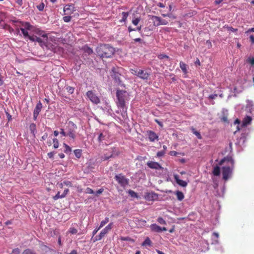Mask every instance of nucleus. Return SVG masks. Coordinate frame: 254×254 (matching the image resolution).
<instances>
[{"label":"nucleus","instance_id":"1","mask_svg":"<svg viewBox=\"0 0 254 254\" xmlns=\"http://www.w3.org/2000/svg\"><path fill=\"white\" fill-rule=\"evenodd\" d=\"M116 96L118 100L117 102V106L122 109L123 111L125 110L126 112L127 107L126 102L129 100L128 93L126 90L118 89L116 92Z\"/></svg>","mask_w":254,"mask_h":254},{"label":"nucleus","instance_id":"2","mask_svg":"<svg viewBox=\"0 0 254 254\" xmlns=\"http://www.w3.org/2000/svg\"><path fill=\"white\" fill-rule=\"evenodd\" d=\"M96 52L101 58H110L115 53L114 49L109 45H101L96 49Z\"/></svg>","mask_w":254,"mask_h":254},{"label":"nucleus","instance_id":"3","mask_svg":"<svg viewBox=\"0 0 254 254\" xmlns=\"http://www.w3.org/2000/svg\"><path fill=\"white\" fill-rule=\"evenodd\" d=\"M122 69H123L122 68L119 67H113L112 69L113 74L111 75L115 82L117 83L118 85L125 87V84L123 83V81L121 79Z\"/></svg>","mask_w":254,"mask_h":254},{"label":"nucleus","instance_id":"4","mask_svg":"<svg viewBox=\"0 0 254 254\" xmlns=\"http://www.w3.org/2000/svg\"><path fill=\"white\" fill-rule=\"evenodd\" d=\"M76 125L72 122H69L67 127L66 134L67 136L74 140L76 138Z\"/></svg>","mask_w":254,"mask_h":254},{"label":"nucleus","instance_id":"5","mask_svg":"<svg viewBox=\"0 0 254 254\" xmlns=\"http://www.w3.org/2000/svg\"><path fill=\"white\" fill-rule=\"evenodd\" d=\"M115 179L121 187H125L128 184V179L126 178L122 174L116 175L115 177Z\"/></svg>","mask_w":254,"mask_h":254},{"label":"nucleus","instance_id":"6","mask_svg":"<svg viewBox=\"0 0 254 254\" xmlns=\"http://www.w3.org/2000/svg\"><path fill=\"white\" fill-rule=\"evenodd\" d=\"M86 95L93 103L98 104L100 102L99 98L92 91H88Z\"/></svg>","mask_w":254,"mask_h":254},{"label":"nucleus","instance_id":"7","mask_svg":"<svg viewBox=\"0 0 254 254\" xmlns=\"http://www.w3.org/2000/svg\"><path fill=\"white\" fill-rule=\"evenodd\" d=\"M75 11V7L73 4H66L64 7V11L65 15H70Z\"/></svg>","mask_w":254,"mask_h":254},{"label":"nucleus","instance_id":"8","mask_svg":"<svg viewBox=\"0 0 254 254\" xmlns=\"http://www.w3.org/2000/svg\"><path fill=\"white\" fill-rule=\"evenodd\" d=\"M150 72H148L146 70L139 69L138 72V76L143 80H148L150 77Z\"/></svg>","mask_w":254,"mask_h":254},{"label":"nucleus","instance_id":"9","mask_svg":"<svg viewBox=\"0 0 254 254\" xmlns=\"http://www.w3.org/2000/svg\"><path fill=\"white\" fill-rule=\"evenodd\" d=\"M231 172V170L229 167H223L222 168L223 179L225 180H227Z\"/></svg>","mask_w":254,"mask_h":254},{"label":"nucleus","instance_id":"10","mask_svg":"<svg viewBox=\"0 0 254 254\" xmlns=\"http://www.w3.org/2000/svg\"><path fill=\"white\" fill-rule=\"evenodd\" d=\"M113 223L111 222L109 223L107 226H106L100 232V237H104L109 231L111 230L113 228Z\"/></svg>","mask_w":254,"mask_h":254},{"label":"nucleus","instance_id":"11","mask_svg":"<svg viewBox=\"0 0 254 254\" xmlns=\"http://www.w3.org/2000/svg\"><path fill=\"white\" fill-rule=\"evenodd\" d=\"M158 196V195L154 192H146L144 195V198L148 201H153Z\"/></svg>","mask_w":254,"mask_h":254},{"label":"nucleus","instance_id":"12","mask_svg":"<svg viewBox=\"0 0 254 254\" xmlns=\"http://www.w3.org/2000/svg\"><path fill=\"white\" fill-rule=\"evenodd\" d=\"M42 108V104L40 102H39L37 104L36 107L34 110V112H33V118L35 120L36 119L40 112L41 111Z\"/></svg>","mask_w":254,"mask_h":254},{"label":"nucleus","instance_id":"13","mask_svg":"<svg viewBox=\"0 0 254 254\" xmlns=\"http://www.w3.org/2000/svg\"><path fill=\"white\" fill-rule=\"evenodd\" d=\"M147 134L148 135L149 139L150 141L153 142L156 139H157L158 138V136L157 134L153 131L148 130L147 131Z\"/></svg>","mask_w":254,"mask_h":254},{"label":"nucleus","instance_id":"14","mask_svg":"<svg viewBox=\"0 0 254 254\" xmlns=\"http://www.w3.org/2000/svg\"><path fill=\"white\" fill-rule=\"evenodd\" d=\"M174 179L175 180L176 183L179 186L183 187H186L187 186L188 183L186 181L180 179L178 175H175L174 176Z\"/></svg>","mask_w":254,"mask_h":254},{"label":"nucleus","instance_id":"15","mask_svg":"<svg viewBox=\"0 0 254 254\" xmlns=\"http://www.w3.org/2000/svg\"><path fill=\"white\" fill-rule=\"evenodd\" d=\"M147 165L151 169H160L162 168L160 165L158 163L155 162H148Z\"/></svg>","mask_w":254,"mask_h":254},{"label":"nucleus","instance_id":"16","mask_svg":"<svg viewBox=\"0 0 254 254\" xmlns=\"http://www.w3.org/2000/svg\"><path fill=\"white\" fill-rule=\"evenodd\" d=\"M150 19L152 20L153 25L155 26H159L160 25L161 18L159 16L152 15L150 16Z\"/></svg>","mask_w":254,"mask_h":254},{"label":"nucleus","instance_id":"17","mask_svg":"<svg viewBox=\"0 0 254 254\" xmlns=\"http://www.w3.org/2000/svg\"><path fill=\"white\" fill-rule=\"evenodd\" d=\"M252 121V117L249 116H247L246 117L244 118L242 121L243 126L246 127L248 125L251 124Z\"/></svg>","mask_w":254,"mask_h":254},{"label":"nucleus","instance_id":"18","mask_svg":"<svg viewBox=\"0 0 254 254\" xmlns=\"http://www.w3.org/2000/svg\"><path fill=\"white\" fill-rule=\"evenodd\" d=\"M29 40L32 41H36L38 42L41 46H42L43 44H45L40 38L36 36H29Z\"/></svg>","mask_w":254,"mask_h":254},{"label":"nucleus","instance_id":"19","mask_svg":"<svg viewBox=\"0 0 254 254\" xmlns=\"http://www.w3.org/2000/svg\"><path fill=\"white\" fill-rule=\"evenodd\" d=\"M150 228L152 232L158 233L161 232V227L156 224H151Z\"/></svg>","mask_w":254,"mask_h":254},{"label":"nucleus","instance_id":"20","mask_svg":"<svg viewBox=\"0 0 254 254\" xmlns=\"http://www.w3.org/2000/svg\"><path fill=\"white\" fill-rule=\"evenodd\" d=\"M180 67L181 68L184 74H187L188 73V66L185 63H184L183 62H180Z\"/></svg>","mask_w":254,"mask_h":254},{"label":"nucleus","instance_id":"21","mask_svg":"<svg viewBox=\"0 0 254 254\" xmlns=\"http://www.w3.org/2000/svg\"><path fill=\"white\" fill-rule=\"evenodd\" d=\"M10 22L12 23V24L15 27H17L16 29L17 31L18 32L19 31V28H18V27H20L21 25L22 21H19L18 20H10Z\"/></svg>","mask_w":254,"mask_h":254},{"label":"nucleus","instance_id":"22","mask_svg":"<svg viewBox=\"0 0 254 254\" xmlns=\"http://www.w3.org/2000/svg\"><path fill=\"white\" fill-rule=\"evenodd\" d=\"M175 194L177 196V199L179 201H182L184 198V193L179 190H177L175 192Z\"/></svg>","mask_w":254,"mask_h":254},{"label":"nucleus","instance_id":"23","mask_svg":"<svg viewBox=\"0 0 254 254\" xmlns=\"http://www.w3.org/2000/svg\"><path fill=\"white\" fill-rule=\"evenodd\" d=\"M82 50L84 51L85 53H87L88 55L92 54L93 52L92 49L87 46V45L84 46L82 48Z\"/></svg>","mask_w":254,"mask_h":254},{"label":"nucleus","instance_id":"24","mask_svg":"<svg viewBox=\"0 0 254 254\" xmlns=\"http://www.w3.org/2000/svg\"><path fill=\"white\" fill-rule=\"evenodd\" d=\"M21 25L23 26L26 30H31L33 28V26L28 22H22Z\"/></svg>","mask_w":254,"mask_h":254},{"label":"nucleus","instance_id":"25","mask_svg":"<svg viewBox=\"0 0 254 254\" xmlns=\"http://www.w3.org/2000/svg\"><path fill=\"white\" fill-rule=\"evenodd\" d=\"M151 241L149 237H146L144 242L142 243V246H150L151 245Z\"/></svg>","mask_w":254,"mask_h":254},{"label":"nucleus","instance_id":"26","mask_svg":"<svg viewBox=\"0 0 254 254\" xmlns=\"http://www.w3.org/2000/svg\"><path fill=\"white\" fill-rule=\"evenodd\" d=\"M122 18L120 20L121 22H126L127 18L128 16V13L127 12H123L122 13Z\"/></svg>","mask_w":254,"mask_h":254},{"label":"nucleus","instance_id":"27","mask_svg":"<svg viewBox=\"0 0 254 254\" xmlns=\"http://www.w3.org/2000/svg\"><path fill=\"white\" fill-rule=\"evenodd\" d=\"M109 221V218L106 217L103 220H102L99 226V228L101 229L104 226H105Z\"/></svg>","mask_w":254,"mask_h":254},{"label":"nucleus","instance_id":"28","mask_svg":"<svg viewBox=\"0 0 254 254\" xmlns=\"http://www.w3.org/2000/svg\"><path fill=\"white\" fill-rule=\"evenodd\" d=\"M213 174L214 176H218L220 174V169L219 167L216 166L214 167V170L213 171Z\"/></svg>","mask_w":254,"mask_h":254},{"label":"nucleus","instance_id":"29","mask_svg":"<svg viewBox=\"0 0 254 254\" xmlns=\"http://www.w3.org/2000/svg\"><path fill=\"white\" fill-rule=\"evenodd\" d=\"M128 193L132 197L138 198V195L135 191L132 190H129L128 191Z\"/></svg>","mask_w":254,"mask_h":254},{"label":"nucleus","instance_id":"30","mask_svg":"<svg viewBox=\"0 0 254 254\" xmlns=\"http://www.w3.org/2000/svg\"><path fill=\"white\" fill-rule=\"evenodd\" d=\"M121 240L124 241H129L132 243L134 242V240L129 237H121L120 238Z\"/></svg>","mask_w":254,"mask_h":254},{"label":"nucleus","instance_id":"31","mask_svg":"<svg viewBox=\"0 0 254 254\" xmlns=\"http://www.w3.org/2000/svg\"><path fill=\"white\" fill-rule=\"evenodd\" d=\"M75 156L77 158H80L81 156V149H75L74 150Z\"/></svg>","mask_w":254,"mask_h":254},{"label":"nucleus","instance_id":"32","mask_svg":"<svg viewBox=\"0 0 254 254\" xmlns=\"http://www.w3.org/2000/svg\"><path fill=\"white\" fill-rule=\"evenodd\" d=\"M113 153H112L110 155L105 154L103 156H102L101 159L103 161H105V160H108L109 159L112 158L113 157Z\"/></svg>","mask_w":254,"mask_h":254},{"label":"nucleus","instance_id":"33","mask_svg":"<svg viewBox=\"0 0 254 254\" xmlns=\"http://www.w3.org/2000/svg\"><path fill=\"white\" fill-rule=\"evenodd\" d=\"M191 130H192L193 133L194 134H195L198 139H200L202 138V136L199 132L195 130V129L193 127L191 128Z\"/></svg>","mask_w":254,"mask_h":254},{"label":"nucleus","instance_id":"34","mask_svg":"<svg viewBox=\"0 0 254 254\" xmlns=\"http://www.w3.org/2000/svg\"><path fill=\"white\" fill-rule=\"evenodd\" d=\"M29 128H30V130L31 131V132L33 134H34V132L35 131H36V125L35 124H30V126H29Z\"/></svg>","mask_w":254,"mask_h":254},{"label":"nucleus","instance_id":"35","mask_svg":"<svg viewBox=\"0 0 254 254\" xmlns=\"http://www.w3.org/2000/svg\"><path fill=\"white\" fill-rule=\"evenodd\" d=\"M64 146L65 147L64 152L65 153H68L71 151V148L68 145L65 143H64Z\"/></svg>","mask_w":254,"mask_h":254},{"label":"nucleus","instance_id":"36","mask_svg":"<svg viewBox=\"0 0 254 254\" xmlns=\"http://www.w3.org/2000/svg\"><path fill=\"white\" fill-rule=\"evenodd\" d=\"M66 91L69 94H72L74 91V88L71 86H67L66 87Z\"/></svg>","mask_w":254,"mask_h":254},{"label":"nucleus","instance_id":"37","mask_svg":"<svg viewBox=\"0 0 254 254\" xmlns=\"http://www.w3.org/2000/svg\"><path fill=\"white\" fill-rule=\"evenodd\" d=\"M20 30L22 32V33L24 37H28L29 39L30 36L29 35L28 32H27V31L25 30V29L23 28H20Z\"/></svg>","mask_w":254,"mask_h":254},{"label":"nucleus","instance_id":"38","mask_svg":"<svg viewBox=\"0 0 254 254\" xmlns=\"http://www.w3.org/2000/svg\"><path fill=\"white\" fill-rule=\"evenodd\" d=\"M157 222L160 224H162V225H166V222L165 221V220L161 217H159L158 218H157Z\"/></svg>","mask_w":254,"mask_h":254},{"label":"nucleus","instance_id":"39","mask_svg":"<svg viewBox=\"0 0 254 254\" xmlns=\"http://www.w3.org/2000/svg\"><path fill=\"white\" fill-rule=\"evenodd\" d=\"M102 238L103 237H100V234H99L98 236H96L95 237L93 236L91 238V240H92L93 242H95L96 241L101 240Z\"/></svg>","mask_w":254,"mask_h":254},{"label":"nucleus","instance_id":"40","mask_svg":"<svg viewBox=\"0 0 254 254\" xmlns=\"http://www.w3.org/2000/svg\"><path fill=\"white\" fill-rule=\"evenodd\" d=\"M139 69H138V68H135V69L131 68V69H130V71L132 74L138 76V70H139Z\"/></svg>","mask_w":254,"mask_h":254},{"label":"nucleus","instance_id":"41","mask_svg":"<svg viewBox=\"0 0 254 254\" xmlns=\"http://www.w3.org/2000/svg\"><path fill=\"white\" fill-rule=\"evenodd\" d=\"M22 254H34V253L33 250L27 249L23 252Z\"/></svg>","mask_w":254,"mask_h":254},{"label":"nucleus","instance_id":"42","mask_svg":"<svg viewBox=\"0 0 254 254\" xmlns=\"http://www.w3.org/2000/svg\"><path fill=\"white\" fill-rule=\"evenodd\" d=\"M54 142L53 147L54 148H58L59 147V141L57 138H55L53 139Z\"/></svg>","mask_w":254,"mask_h":254},{"label":"nucleus","instance_id":"43","mask_svg":"<svg viewBox=\"0 0 254 254\" xmlns=\"http://www.w3.org/2000/svg\"><path fill=\"white\" fill-rule=\"evenodd\" d=\"M45 7V4L43 2H41L39 5H37V8L39 11H43Z\"/></svg>","mask_w":254,"mask_h":254},{"label":"nucleus","instance_id":"44","mask_svg":"<svg viewBox=\"0 0 254 254\" xmlns=\"http://www.w3.org/2000/svg\"><path fill=\"white\" fill-rule=\"evenodd\" d=\"M68 232L71 234H75L77 233V230L73 227H70L69 229Z\"/></svg>","mask_w":254,"mask_h":254},{"label":"nucleus","instance_id":"45","mask_svg":"<svg viewBox=\"0 0 254 254\" xmlns=\"http://www.w3.org/2000/svg\"><path fill=\"white\" fill-rule=\"evenodd\" d=\"M20 250L18 248H15L12 250L11 253L10 254H19Z\"/></svg>","mask_w":254,"mask_h":254},{"label":"nucleus","instance_id":"46","mask_svg":"<svg viewBox=\"0 0 254 254\" xmlns=\"http://www.w3.org/2000/svg\"><path fill=\"white\" fill-rule=\"evenodd\" d=\"M60 192L58 191V193L56 194V195L53 196V199L54 200H57L59 198H64L63 197H62V195H60Z\"/></svg>","mask_w":254,"mask_h":254},{"label":"nucleus","instance_id":"47","mask_svg":"<svg viewBox=\"0 0 254 254\" xmlns=\"http://www.w3.org/2000/svg\"><path fill=\"white\" fill-rule=\"evenodd\" d=\"M71 17L70 16H65L63 17V20L65 22H68L71 20Z\"/></svg>","mask_w":254,"mask_h":254},{"label":"nucleus","instance_id":"48","mask_svg":"<svg viewBox=\"0 0 254 254\" xmlns=\"http://www.w3.org/2000/svg\"><path fill=\"white\" fill-rule=\"evenodd\" d=\"M158 58L160 60L164 59H169V57L165 54H160L158 55Z\"/></svg>","mask_w":254,"mask_h":254},{"label":"nucleus","instance_id":"49","mask_svg":"<svg viewBox=\"0 0 254 254\" xmlns=\"http://www.w3.org/2000/svg\"><path fill=\"white\" fill-rule=\"evenodd\" d=\"M140 21V18H136L132 20V23L134 25H137Z\"/></svg>","mask_w":254,"mask_h":254},{"label":"nucleus","instance_id":"50","mask_svg":"<svg viewBox=\"0 0 254 254\" xmlns=\"http://www.w3.org/2000/svg\"><path fill=\"white\" fill-rule=\"evenodd\" d=\"M85 192L88 194H93L94 193L93 190L90 188H87L86 189Z\"/></svg>","mask_w":254,"mask_h":254},{"label":"nucleus","instance_id":"51","mask_svg":"<svg viewBox=\"0 0 254 254\" xmlns=\"http://www.w3.org/2000/svg\"><path fill=\"white\" fill-rule=\"evenodd\" d=\"M63 183L64 185L69 187H71L72 186L71 182L68 181H64L63 182Z\"/></svg>","mask_w":254,"mask_h":254},{"label":"nucleus","instance_id":"52","mask_svg":"<svg viewBox=\"0 0 254 254\" xmlns=\"http://www.w3.org/2000/svg\"><path fill=\"white\" fill-rule=\"evenodd\" d=\"M104 138H105V135H104L102 133H101L99 134L98 138V141L99 142H101L104 139Z\"/></svg>","mask_w":254,"mask_h":254},{"label":"nucleus","instance_id":"53","mask_svg":"<svg viewBox=\"0 0 254 254\" xmlns=\"http://www.w3.org/2000/svg\"><path fill=\"white\" fill-rule=\"evenodd\" d=\"M221 121L225 123L228 122L227 116L225 115H223L221 118Z\"/></svg>","mask_w":254,"mask_h":254},{"label":"nucleus","instance_id":"54","mask_svg":"<svg viewBox=\"0 0 254 254\" xmlns=\"http://www.w3.org/2000/svg\"><path fill=\"white\" fill-rule=\"evenodd\" d=\"M227 28L228 30L231 31H232L233 32H237L238 31V29L234 28H233V27H232L231 26H228L227 27Z\"/></svg>","mask_w":254,"mask_h":254},{"label":"nucleus","instance_id":"55","mask_svg":"<svg viewBox=\"0 0 254 254\" xmlns=\"http://www.w3.org/2000/svg\"><path fill=\"white\" fill-rule=\"evenodd\" d=\"M247 62L251 64V65H254V57L252 58H249L247 60Z\"/></svg>","mask_w":254,"mask_h":254},{"label":"nucleus","instance_id":"56","mask_svg":"<svg viewBox=\"0 0 254 254\" xmlns=\"http://www.w3.org/2000/svg\"><path fill=\"white\" fill-rule=\"evenodd\" d=\"M162 15L163 16V17H166V16H168L170 18H172L173 19H175L176 18V17L173 16L172 14H162Z\"/></svg>","mask_w":254,"mask_h":254},{"label":"nucleus","instance_id":"57","mask_svg":"<svg viewBox=\"0 0 254 254\" xmlns=\"http://www.w3.org/2000/svg\"><path fill=\"white\" fill-rule=\"evenodd\" d=\"M60 130H61V131H60L61 134H62L64 136H67L66 131L65 132L64 128H61Z\"/></svg>","mask_w":254,"mask_h":254},{"label":"nucleus","instance_id":"58","mask_svg":"<svg viewBox=\"0 0 254 254\" xmlns=\"http://www.w3.org/2000/svg\"><path fill=\"white\" fill-rule=\"evenodd\" d=\"M165 154V152L164 151H159L157 153V156L159 157L163 156Z\"/></svg>","mask_w":254,"mask_h":254},{"label":"nucleus","instance_id":"59","mask_svg":"<svg viewBox=\"0 0 254 254\" xmlns=\"http://www.w3.org/2000/svg\"><path fill=\"white\" fill-rule=\"evenodd\" d=\"M250 42L251 43V44H254V36L253 35H251L250 36Z\"/></svg>","mask_w":254,"mask_h":254},{"label":"nucleus","instance_id":"60","mask_svg":"<svg viewBox=\"0 0 254 254\" xmlns=\"http://www.w3.org/2000/svg\"><path fill=\"white\" fill-rule=\"evenodd\" d=\"M68 192L69 190L68 189L64 190L63 193L62 194V197H64L66 196V195L68 193Z\"/></svg>","mask_w":254,"mask_h":254},{"label":"nucleus","instance_id":"61","mask_svg":"<svg viewBox=\"0 0 254 254\" xmlns=\"http://www.w3.org/2000/svg\"><path fill=\"white\" fill-rule=\"evenodd\" d=\"M160 25H167V24H168V22L167 20H166L165 19H162L161 18V21H160Z\"/></svg>","mask_w":254,"mask_h":254},{"label":"nucleus","instance_id":"62","mask_svg":"<svg viewBox=\"0 0 254 254\" xmlns=\"http://www.w3.org/2000/svg\"><path fill=\"white\" fill-rule=\"evenodd\" d=\"M104 191V189L101 188V189H100L99 190H98L96 192V194L97 195L100 194H101Z\"/></svg>","mask_w":254,"mask_h":254},{"label":"nucleus","instance_id":"63","mask_svg":"<svg viewBox=\"0 0 254 254\" xmlns=\"http://www.w3.org/2000/svg\"><path fill=\"white\" fill-rule=\"evenodd\" d=\"M217 97V94H214L210 95L209 96V98L211 99H215Z\"/></svg>","mask_w":254,"mask_h":254},{"label":"nucleus","instance_id":"64","mask_svg":"<svg viewBox=\"0 0 254 254\" xmlns=\"http://www.w3.org/2000/svg\"><path fill=\"white\" fill-rule=\"evenodd\" d=\"M54 155V152H51L48 153V156L50 158H53Z\"/></svg>","mask_w":254,"mask_h":254}]
</instances>
